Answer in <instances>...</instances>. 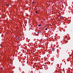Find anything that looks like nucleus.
<instances>
[{"mask_svg":"<svg viewBox=\"0 0 73 73\" xmlns=\"http://www.w3.org/2000/svg\"><path fill=\"white\" fill-rule=\"evenodd\" d=\"M19 38H18V40H19Z\"/></svg>","mask_w":73,"mask_h":73,"instance_id":"nucleus-12","label":"nucleus"},{"mask_svg":"<svg viewBox=\"0 0 73 73\" xmlns=\"http://www.w3.org/2000/svg\"><path fill=\"white\" fill-rule=\"evenodd\" d=\"M52 51H54L55 50V49H54V48H53L52 49Z\"/></svg>","mask_w":73,"mask_h":73,"instance_id":"nucleus-4","label":"nucleus"},{"mask_svg":"<svg viewBox=\"0 0 73 73\" xmlns=\"http://www.w3.org/2000/svg\"><path fill=\"white\" fill-rule=\"evenodd\" d=\"M6 6H7V7H8V4H7L6 5Z\"/></svg>","mask_w":73,"mask_h":73,"instance_id":"nucleus-6","label":"nucleus"},{"mask_svg":"<svg viewBox=\"0 0 73 73\" xmlns=\"http://www.w3.org/2000/svg\"><path fill=\"white\" fill-rule=\"evenodd\" d=\"M40 32H40V30H39V31H38V32H37V33H40Z\"/></svg>","mask_w":73,"mask_h":73,"instance_id":"nucleus-3","label":"nucleus"},{"mask_svg":"<svg viewBox=\"0 0 73 73\" xmlns=\"http://www.w3.org/2000/svg\"><path fill=\"white\" fill-rule=\"evenodd\" d=\"M36 13H38V12L37 11H36Z\"/></svg>","mask_w":73,"mask_h":73,"instance_id":"nucleus-8","label":"nucleus"},{"mask_svg":"<svg viewBox=\"0 0 73 73\" xmlns=\"http://www.w3.org/2000/svg\"><path fill=\"white\" fill-rule=\"evenodd\" d=\"M33 4H35V2H34V1H33Z\"/></svg>","mask_w":73,"mask_h":73,"instance_id":"nucleus-9","label":"nucleus"},{"mask_svg":"<svg viewBox=\"0 0 73 73\" xmlns=\"http://www.w3.org/2000/svg\"><path fill=\"white\" fill-rule=\"evenodd\" d=\"M49 25V26H50V25Z\"/></svg>","mask_w":73,"mask_h":73,"instance_id":"nucleus-11","label":"nucleus"},{"mask_svg":"<svg viewBox=\"0 0 73 73\" xmlns=\"http://www.w3.org/2000/svg\"><path fill=\"white\" fill-rule=\"evenodd\" d=\"M41 25H38V27H40V26H41Z\"/></svg>","mask_w":73,"mask_h":73,"instance_id":"nucleus-7","label":"nucleus"},{"mask_svg":"<svg viewBox=\"0 0 73 73\" xmlns=\"http://www.w3.org/2000/svg\"><path fill=\"white\" fill-rule=\"evenodd\" d=\"M45 68H48V66H47V65H46L45 66Z\"/></svg>","mask_w":73,"mask_h":73,"instance_id":"nucleus-2","label":"nucleus"},{"mask_svg":"<svg viewBox=\"0 0 73 73\" xmlns=\"http://www.w3.org/2000/svg\"><path fill=\"white\" fill-rule=\"evenodd\" d=\"M1 70H3V68H1Z\"/></svg>","mask_w":73,"mask_h":73,"instance_id":"nucleus-10","label":"nucleus"},{"mask_svg":"<svg viewBox=\"0 0 73 73\" xmlns=\"http://www.w3.org/2000/svg\"><path fill=\"white\" fill-rule=\"evenodd\" d=\"M45 30H48V28H46V29H45Z\"/></svg>","mask_w":73,"mask_h":73,"instance_id":"nucleus-5","label":"nucleus"},{"mask_svg":"<svg viewBox=\"0 0 73 73\" xmlns=\"http://www.w3.org/2000/svg\"><path fill=\"white\" fill-rule=\"evenodd\" d=\"M63 17V16H60V19H62V18Z\"/></svg>","mask_w":73,"mask_h":73,"instance_id":"nucleus-1","label":"nucleus"}]
</instances>
